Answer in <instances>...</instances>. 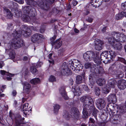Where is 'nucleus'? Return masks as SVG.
<instances>
[{
  "instance_id": "57",
  "label": "nucleus",
  "mask_w": 126,
  "mask_h": 126,
  "mask_svg": "<svg viewBox=\"0 0 126 126\" xmlns=\"http://www.w3.org/2000/svg\"><path fill=\"white\" fill-rule=\"evenodd\" d=\"M46 0L51 4H53L55 1V0Z\"/></svg>"
},
{
  "instance_id": "4",
  "label": "nucleus",
  "mask_w": 126,
  "mask_h": 126,
  "mask_svg": "<svg viewBox=\"0 0 126 126\" xmlns=\"http://www.w3.org/2000/svg\"><path fill=\"white\" fill-rule=\"evenodd\" d=\"M80 100L83 103L85 107L87 110H91L94 109V102L90 95H86L83 96L80 98Z\"/></svg>"
},
{
  "instance_id": "42",
  "label": "nucleus",
  "mask_w": 126,
  "mask_h": 126,
  "mask_svg": "<svg viewBox=\"0 0 126 126\" xmlns=\"http://www.w3.org/2000/svg\"><path fill=\"white\" fill-rule=\"evenodd\" d=\"M118 110L120 113H124L126 112V106H121Z\"/></svg>"
},
{
  "instance_id": "61",
  "label": "nucleus",
  "mask_w": 126,
  "mask_h": 126,
  "mask_svg": "<svg viewBox=\"0 0 126 126\" xmlns=\"http://www.w3.org/2000/svg\"><path fill=\"white\" fill-rule=\"evenodd\" d=\"M107 27H103L101 30V31L103 32H106V31L107 29Z\"/></svg>"
},
{
  "instance_id": "27",
  "label": "nucleus",
  "mask_w": 126,
  "mask_h": 126,
  "mask_svg": "<svg viewBox=\"0 0 126 126\" xmlns=\"http://www.w3.org/2000/svg\"><path fill=\"white\" fill-rule=\"evenodd\" d=\"M116 81L114 79L109 80L108 81V85L109 87L111 88H114L115 86Z\"/></svg>"
},
{
  "instance_id": "39",
  "label": "nucleus",
  "mask_w": 126,
  "mask_h": 126,
  "mask_svg": "<svg viewBox=\"0 0 126 126\" xmlns=\"http://www.w3.org/2000/svg\"><path fill=\"white\" fill-rule=\"evenodd\" d=\"M40 80L38 78H34L32 79L30 81L33 84H35L40 82Z\"/></svg>"
},
{
  "instance_id": "63",
  "label": "nucleus",
  "mask_w": 126,
  "mask_h": 126,
  "mask_svg": "<svg viewBox=\"0 0 126 126\" xmlns=\"http://www.w3.org/2000/svg\"><path fill=\"white\" fill-rule=\"evenodd\" d=\"M4 65V64L3 62L0 61V68H1Z\"/></svg>"
},
{
  "instance_id": "36",
  "label": "nucleus",
  "mask_w": 126,
  "mask_h": 126,
  "mask_svg": "<svg viewBox=\"0 0 126 126\" xmlns=\"http://www.w3.org/2000/svg\"><path fill=\"white\" fill-rule=\"evenodd\" d=\"M82 81V76L80 75H78L76 77V82L77 84H79L81 83Z\"/></svg>"
},
{
  "instance_id": "17",
  "label": "nucleus",
  "mask_w": 126,
  "mask_h": 126,
  "mask_svg": "<svg viewBox=\"0 0 126 126\" xmlns=\"http://www.w3.org/2000/svg\"><path fill=\"white\" fill-rule=\"evenodd\" d=\"M107 99L109 102L113 103L116 102L117 100L116 95L114 94L109 95L107 98Z\"/></svg>"
},
{
  "instance_id": "45",
  "label": "nucleus",
  "mask_w": 126,
  "mask_h": 126,
  "mask_svg": "<svg viewBox=\"0 0 126 126\" xmlns=\"http://www.w3.org/2000/svg\"><path fill=\"white\" fill-rule=\"evenodd\" d=\"M117 60L118 61L120 62L125 64H126V60L125 59L119 56H117Z\"/></svg>"
},
{
  "instance_id": "58",
  "label": "nucleus",
  "mask_w": 126,
  "mask_h": 126,
  "mask_svg": "<svg viewBox=\"0 0 126 126\" xmlns=\"http://www.w3.org/2000/svg\"><path fill=\"white\" fill-rule=\"evenodd\" d=\"M115 67V66L114 65H112V66L110 67L109 68V70L110 71V70L111 71H112V70L113 71H115V69H114V68Z\"/></svg>"
},
{
  "instance_id": "31",
  "label": "nucleus",
  "mask_w": 126,
  "mask_h": 126,
  "mask_svg": "<svg viewBox=\"0 0 126 126\" xmlns=\"http://www.w3.org/2000/svg\"><path fill=\"white\" fill-rule=\"evenodd\" d=\"M63 116L67 120H68L70 118L72 117L70 111L69 112L68 111L66 110L64 111Z\"/></svg>"
},
{
  "instance_id": "12",
  "label": "nucleus",
  "mask_w": 126,
  "mask_h": 126,
  "mask_svg": "<svg viewBox=\"0 0 126 126\" xmlns=\"http://www.w3.org/2000/svg\"><path fill=\"white\" fill-rule=\"evenodd\" d=\"M102 2L101 0H91L89 4L90 6L96 8L99 7L102 4Z\"/></svg>"
},
{
  "instance_id": "15",
  "label": "nucleus",
  "mask_w": 126,
  "mask_h": 126,
  "mask_svg": "<svg viewBox=\"0 0 126 126\" xmlns=\"http://www.w3.org/2000/svg\"><path fill=\"white\" fill-rule=\"evenodd\" d=\"M43 35L40 33L35 34L32 36L31 40L33 43H35L40 38H42Z\"/></svg>"
},
{
  "instance_id": "44",
  "label": "nucleus",
  "mask_w": 126,
  "mask_h": 126,
  "mask_svg": "<svg viewBox=\"0 0 126 126\" xmlns=\"http://www.w3.org/2000/svg\"><path fill=\"white\" fill-rule=\"evenodd\" d=\"M109 43L111 45L113 46L115 44V40L113 38L109 37L108 38Z\"/></svg>"
},
{
  "instance_id": "22",
  "label": "nucleus",
  "mask_w": 126,
  "mask_h": 126,
  "mask_svg": "<svg viewBox=\"0 0 126 126\" xmlns=\"http://www.w3.org/2000/svg\"><path fill=\"white\" fill-rule=\"evenodd\" d=\"M0 72L1 74L2 75H5L7 76H9V77H7L6 79L8 80H11L12 79V77L14 75L11 73H9L8 72H7L4 70H0Z\"/></svg>"
},
{
  "instance_id": "20",
  "label": "nucleus",
  "mask_w": 126,
  "mask_h": 126,
  "mask_svg": "<svg viewBox=\"0 0 126 126\" xmlns=\"http://www.w3.org/2000/svg\"><path fill=\"white\" fill-rule=\"evenodd\" d=\"M73 62H71V65L74 67L75 69L74 71L75 72H78L83 68V67L81 66V65L78 64L77 65L74 63H72Z\"/></svg>"
},
{
  "instance_id": "29",
  "label": "nucleus",
  "mask_w": 126,
  "mask_h": 126,
  "mask_svg": "<svg viewBox=\"0 0 126 126\" xmlns=\"http://www.w3.org/2000/svg\"><path fill=\"white\" fill-rule=\"evenodd\" d=\"M126 13L122 12L118 13L116 15V18L117 20L122 19L124 16L126 17Z\"/></svg>"
},
{
  "instance_id": "37",
  "label": "nucleus",
  "mask_w": 126,
  "mask_h": 126,
  "mask_svg": "<svg viewBox=\"0 0 126 126\" xmlns=\"http://www.w3.org/2000/svg\"><path fill=\"white\" fill-rule=\"evenodd\" d=\"M75 91L74 92V95L78 96L80 95L81 94L80 88L78 87L77 88H75Z\"/></svg>"
},
{
  "instance_id": "50",
  "label": "nucleus",
  "mask_w": 126,
  "mask_h": 126,
  "mask_svg": "<svg viewBox=\"0 0 126 126\" xmlns=\"http://www.w3.org/2000/svg\"><path fill=\"white\" fill-rule=\"evenodd\" d=\"M59 13L58 11L56 8H54L52 10L51 12L50 13V14H52V13L54 14L55 15Z\"/></svg>"
},
{
  "instance_id": "53",
  "label": "nucleus",
  "mask_w": 126,
  "mask_h": 126,
  "mask_svg": "<svg viewBox=\"0 0 126 126\" xmlns=\"http://www.w3.org/2000/svg\"><path fill=\"white\" fill-rule=\"evenodd\" d=\"M126 33H121V34L120 37L123 38L124 41H126V35L125 34Z\"/></svg>"
},
{
  "instance_id": "43",
  "label": "nucleus",
  "mask_w": 126,
  "mask_h": 126,
  "mask_svg": "<svg viewBox=\"0 0 126 126\" xmlns=\"http://www.w3.org/2000/svg\"><path fill=\"white\" fill-rule=\"evenodd\" d=\"M28 105L29 104L28 103L25 104L23 105L22 108V110L23 111H28L29 112V108H28Z\"/></svg>"
},
{
  "instance_id": "10",
  "label": "nucleus",
  "mask_w": 126,
  "mask_h": 126,
  "mask_svg": "<svg viewBox=\"0 0 126 126\" xmlns=\"http://www.w3.org/2000/svg\"><path fill=\"white\" fill-rule=\"evenodd\" d=\"M106 104V103L104 100L102 99H99L96 101V104L97 107L100 110L105 107Z\"/></svg>"
},
{
  "instance_id": "64",
  "label": "nucleus",
  "mask_w": 126,
  "mask_h": 126,
  "mask_svg": "<svg viewBox=\"0 0 126 126\" xmlns=\"http://www.w3.org/2000/svg\"><path fill=\"white\" fill-rule=\"evenodd\" d=\"M17 92L16 90H13L12 92V94L13 96H15L16 95Z\"/></svg>"
},
{
  "instance_id": "19",
  "label": "nucleus",
  "mask_w": 126,
  "mask_h": 126,
  "mask_svg": "<svg viewBox=\"0 0 126 126\" xmlns=\"http://www.w3.org/2000/svg\"><path fill=\"white\" fill-rule=\"evenodd\" d=\"M121 33L119 32H113L111 33V35L115 41H119V39L120 37Z\"/></svg>"
},
{
  "instance_id": "24",
  "label": "nucleus",
  "mask_w": 126,
  "mask_h": 126,
  "mask_svg": "<svg viewBox=\"0 0 126 126\" xmlns=\"http://www.w3.org/2000/svg\"><path fill=\"white\" fill-rule=\"evenodd\" d=\"M121 116L119 114L114 115L113 116V123L115 124H118L120 123L121 120Z\"/></svg>"
},
{
  "instance_id": "54",
  "label": "nucleus",
  "mask_w": 126,
  "mask_h": 126,
  "mask_svg": "<svg viewBox=\"0 0 126 126\" xmlns=\"http://www.w3.org/2000/svg\"><path fill=\"white\" fill-rule=\"evenodd\" d=\"M121 7L123 10H125L126 9V1L124 3H122Z\"/></svg>"
},
{
  "instance_id": "13",
  "label": "nucleus",
  "mask_w": 126,
  "mask_h": 126,
  "mask_svg": "<svg viewBox=\"0 0 126 126\" xmlns=\"http://www.w3.org/2000/svg\"><path fill=\"white\" fill-rule=\"evenodd\" d=\"M95 48L97 50H100L102 49V45L103 42L99 39H97L94 41Z\"/></svg>"
},
{
  "instance_id": "11",
  "label": "nucleus",
  "mask_w": 126,
  "mask_h": 126,
  "mask_svg": "<svg viewBox=\"0 0 126 126\" xmlns=\"http://www.w3.org/2000/svg\"><path fill=\"white\" fill-rule=\"evenodd\" d=\"M117 86L120 90H123L126 87V80L123 79L119 80Z\"/></svg>"
},
{
  "instance_id": "55",
  "label": "nucleus",
  "mask_w": 126,
  "mask_h": 126,
  "mask_svg": "<svg viewBox=\"0 0 126 126\" xmlns=\"http://www.w3.org/2000/svg\"><path fill=\"white\" fill-rule=\"evenodd\" d=\"M99 126H105V123L104 122H97Z\"/></svg>"
},
{
  "instance_id": "32",
  "label": "nucleus",
  "mask_w": 126,
  "mask_h": 126,
  "mask_svg": "<svg viewBox=\"0 0 126 126\" xmlns=\"http://www.w3.org/2000/svg\"><path fill=\"white\" fill-rule=\"evenodd\" d=\"M88 110V111L90 112H91L92 111H93L92 114L93 116H94V117L96 119V122H97V121H98L97 118V113L98 112V111L96 109H95L94 107V109L91 110Z\"/></svg>"
},
{
  "instance_id": "47",
  "label": "nucleus",
  "mask_w": 126,
  "mask_h": 126,
  "mask_svg": "<svg viewBox=\"0 0 126 126\" xmlns=\"http://www.w3.org/2000/svg\"><path fill=\"white\" fill-rule=\"evenodd\" d=\"M30 71L34 74H36L37 72L36 69L32 66L30 68Z\"/></svg>"
},
{
  "instance_id": "23",
  "label": "nucleus",
  "mask_w": 126,
  "mask_h": 126,
  "mask_svg": "<svg viewBox=\"0 0 126 126\" xmlns=\"http://www.w3.org/2000/svg\"><path fill=\"white\" fill-rule=\"evenodd\" d=\"M60 91L61 95L65 100H67L68 99V97L65 93L64 87H61L60 90Z\"/></svg>"
},
{
  "instance_id": "35",
  "label": "nucleus",
  "mask_w": 126,
  "mask_h": 126,
  "mask_svg": "<svg viewBox=\"0 0 126 126\" xmlns=\"http://www.w3.org/2000/svg\"><path fill=\"white\" fill-rule=\"evenodd\" d=\"M94 88V91L95 93V94L96 95L98 96L100 94V89L98 87L93 86H92Z\"/></svg>"
},
{
  "instance_id": "2",
  "label": "nucleus",
  "mask_w": 126,
  "mask_h": 126,
  "mask_svg": "<svg viewBox=\"0 0 126 126\" xmlns=\"http://www.w3.org/2000/svg\"><path fill=\"white\" fill-rule=\"evenodd\" d=\"M93 67H94L95 68V73H92L89 75V82L92 86H93L96 81L99 86H102L105 83V81L104 79L100 78L96 80L97 79L98 77L97 74L100 73V70L102 68L98 65H94Z\"/></svg>"
},
{
  "instance_id": "33",
  "label": "nucleus",
  "mask_w": 126,
  "mask_h": 126,
  "mask_svg": "<svg viewBox=\"0 0 126 126\" xmlns=\"http://www.w3.org/2000/svg\"><path fill=\"white\" fill-rule=\"evenodd\" d=\"M113 46L114 49L119 50H121L122 47V44L119 42H117L115 45H114Z\"/></svg>"
},
{
  "instance_id": "34",
  "label": "nucleus",
  "mask_w": 126,
  "mask_h": 126,
  "mask_svg": "<svg viewBox=\"0 0 126 126\" xmlns=\"http://www.w3.org/2000/svg\"><path fill=\"white\" fill-rule=\"evenodd\" d=\"M30 16L28 14H25L24 13V14L23 16V21L25 22H28L30 20L31 18Z\"/></svg>"
},
{
  "instance_id": "49",
  "label": "nucleus",
  "mask_w": 126,
  "mask_h": 126,
  "mask_svg": "<svg viewBox=\"0 0 126 126\" xmlns=\"http://www.w3.org/2000/svg\"><path fill=\"white\" fill-rule=\"evenodd\" d=\"M49 80L50 82H53L56 81V79L54 76L51 75L50 76Z\"/></svg>"
},
{
  "instance_id": "41",
  "label": "nucleus",
  "mask_w": 126,
  "mask_h": 126,
  "mask_svg": "<svg viewBox=\"0 0 126 126\" xmlns=\"http://www.w3.org/2000/svg\"><path fill=\"white\" fill-rule=\"evenodd\" d=\"M41 8L46 10H48L49 8V4H43L42 5H41L40 6Z\"/></svg>"
},
{
  "instance_id": "3",
  "label": "nucleus",
  "mask_w": 126,
  "mask_h": 126,
  "mask_svg": "<svg viewBox=\"0 0 126 126\" xmlns=\"http://www.w3.org/2000/svg\"><path fill=\"white\" fill-rule=\"evenodd\" d=\"M26 3L30 6H27L24 7L23 9L24 13L29 14L30 16L34 17L36 14L35 9L32 6H34L37 4V2L34 0H26Z\"/></svg>"
},
{
  "instance_id": "7",
  "label": "nucleus",
  "mask_w": 126,
  "mask_h": 126,
  "mask_svg": "<svg viewBox=\"0 0 126 126\" xmlns=\"http://www.w3.org/2000/svg\"><path fill=\"white\" fill-rule=\"evenodd\" d=\"M95 57V53L91 51L87 52L83 55L84 58L86 61L93 60Z\"/></svg>"
},
{
  "instance_id": "8",
  "label": "nucleus",
  "mask_w": 126,
  "mask_h": 126,
  "mask_svg": "<svg viewBox=\"0 0 126 126\" xmlns=\"http://www.w3.org/2000/svg\"><path fill=\"white\" fill-rule=\"evenodd\" d=\"M70 113L71 114L72 117L77 118L79 116L80 112L76 108L74 107L71 109L70 111Z\"/></svg>"
},
{
  "instance_id": "16",
  "label": "nucleus",
  "mask_w": 126,
  "mask_h": 126,
  "mask_svg": "<svg viewBox=\"0 0 126 126\" xmlns=\"http://www.w3.org/2000/svg\"><path fill=\"white\" fill-rule=\"evenodd\" d=\"M61 39V38H59L56 40L55 42H52L51 44L55 47V49H58L61 46L62 42Z\"/></svg>"
},
{
  "instance_id": "21",
  "label": "nucleus",
  "mask_w": 126,
  "mask_h": 126,
  "mask_svg": "<svg viewBox=\"0 0 126 126\" xmlns=\"http://www.w3.org/2000/svg\"><path fill=\"white\" fill-rule=\"evenodd\" d=\"M61 73L63 75L66 76L70 75L72 74L71 71L67 67L62 70Z\"/></svg>"
},
{
  "instance_id": "40",
  "label": "nucleus",
  "mask_w": 126,
  "mask_h": 126,
  "mask_svg": "<svg viewBox=\"0 0 126 126\" xmlns=\"http://www.w3.org/2000/svg\"><path fill=\"white\" fill-rule=\"evenodd\" d=\"M86 110H87L86 108L85 107L83 108L82 111V113L83 114V117L84 118H86L88 117V115L87 111H86Z\"/></svg>"
},
{
  "instance_id": "52",
  "label": "nucleus",
  "mask_w": 126,
  "mask_h": 126,
  "mask_svg": "<svg viewBox=\"0 0 126 126\" xmlns=\"http://www.w3.org/2000/svg\"><path fill=\"white\" fill-rule=\"evenodd\" d=\"M84 66L86 69L91 68V63H87L85 64Z\"/></svg>"
},
{
  "instance_id": "26",
  "label": "nucleus",
  "mask_w": 126,
  "mask_h": 126,
  "mask_svg": "<svg viewBox=\"0 0 126 126\" xmlns=\"http://www.w3.org/2000/svg\"><path fill=\"white\" fill-rule=\"evenodd\" d=\"M93 60H94V62L96 63L97 64H94L93 65V67L94 68V71H95V68L93 67V66L94 65H98V64H100L101 63V61L103 60H102L101 59V58L100 57V58L98 56L96 55H95V57L93 59ZM99 66H100L99 65Z\"/></svg>"
},
{
  "instance_id": "56",
  "label": "nucleus",
  "mask_w": 126,
  "mask_h": 126,
  "mask_svg": "<svg viewBox=\"0 0 126 126\" xmlns=\"http://www.w3.org/2000/svg\"><path fill=\"white\" fill-rule=\"evenodd\" d=\"M86 20L89 22L92 23L93 22V19L91 17H89L86 19Z\"/></svg>"
},
{
  "instance_id": "14",
  "label": "nucleus",
  "mask_w": 126,
  "mask_h": 126,
  "mask_svg": "<svg viewBox=\"0 0 126 126\" xmlns=\"http://www.w3.org/2000/svg\"><path fill=\"white\" fill-rule=\"evenodd\" d=\"M11 12H13L14 16L17 17H19L21 16L22 15L21 12L19 10L16 8H11Z\"/></svg>"
},
{
  "instance_id": "1",
  "label": "nucleus",
  "mask_w": 126,
  "mask_h": 126,
  "mask_svg": "<svg viewBox=\"0 0 126 126\" xmlns=\"http://www.w3.org/2000/svg\"><path fill=\"white\" fill-rule=\"evenodd\" d=\"M31 31L30 28L24 26L23 27V30L22 31L18 32L16 31L13 33L14 37L15 38L13 39L12 41L11 48L13 49H17L21 47L23 45V42L19 37H21V34L25 37H27L30 35L31 34Z\"/></svg>"
},
{
  "instance_id": "6",
  "label": "nucleus",
  "mask_w": 126,
  "mask_h": 126,
  "mask_svg": "<svg viewBox=\"0 0 126 126\" xmlns=\"http://www.w3.org/2000/svg\"><path fill=\"white\" fill-rule=\"evenodd\" d=\"M118 108L115 104L113 103L108 104L106 107L107 110L110 113V112L112 114H114L116 112L117 113L118 111L116 110Z\"/></svg>"
},
{
  "instance_id": "38",
  "label": "nucleus",
  "mask_w": 126,
  "mask_h": 126,
  "mask_svg": "<svg viewBox=\"0 0 126 126\" xmlns=\"http://www.w3.org/2000/svg\"><path fill=\"white\" fill-rule=\"evenodd\" d=\"M54 111L55 113L57 114L58 113L59 109L60 108V107L57 104L54 105Z\"/></svg>"
},
{
  "instance_id": "51",
  "label": "nucleus",
  "mask_w": 126,
  "mask_h": 126,
  "mask_svg": "<svg viewBox=\"0 0 126 126\" xmlns=\"http://www.w3.org/2000/svg\"><path fill=\"white\" fill-rule=\"evenodd\" d=\"M83 90L88 92L89 91V88L88 86L86 85H82L81 86Z\"/></svg>"
},
{
  "instance_id": "60",
  "label": "nucleus",
  "mask_w": 126,
  "mask_h": 126,
  "mask_svg": "<svg viewBox=\"0 0 126 126\" xmlns=\"http://www.w3.org/2000/svg\"><path fill=\"white\" fill-rule=\"evenodd\" d=\"M72 3L74 6H75L78 3V2L76 0H73L72 1Z\"/></svg>"
},
{
  "instance_id": "25",
  "label": "nucleus",
  "mask_w": 126,
  "mask_h": 126,
  "mask_svg": "<svg viewBox=\"0 0 126 126\" xmlns=\"http://www.w3.org/2000/svg\"><path fill=\"white\" fill-rule=\"evenodd\" d=\"M16 122L15 126H23L21 120L22 118L20 115H19L18 117H16L15 119Z\"/></svg>"
},
{
  "instance_id": "59",
  "label": "nucleus",
  "mask_w": 126,
  "mask_h": 126,
  "mask_svg": "<svg viewBox=\"0 0 126 126\" xmlns=\"http://www.w3.org/2000/svg\"><path fill=\"white\" fill-rule=\"evenodd\" d=\"M43 63L41 62H38L36 64V66L37 67L41 66V65L43 64Z\"/></svg>"
},
{
  "instance_id": "28",
  "label": "nucleus",
  "mask_w": 126,
  "mask_h": 126,
  "mask_svg": "<svg viewBox=\"0 0 126 126\" xmlns=\"http://www.w3.org/2000/svg\"><path fill=\"white\" fill-rule=\"evenodd\" d=\"M114 73L116 75V78L117 79L121 78L124 76V75L123 72L118 70L115 71Z\"/></svg>"
},
{
  "instance_id": "9",
  "label": "nucleus",
  "mask_w": 126,
  "mask_h": 126,
  "mask_svg": "<svg viewBox=\"0 0 126 126\" xmlns=\"http://www.w3.org/2000/svg\"><path fill=\"white\" fill-rule=\"evenodd\" d=\"M22 84L23 85L24 93H26L28 94L30 92L31 89L30 84L29 83L26 81L22 82Z\"/></svg>"
},
{
  "instance_id": "62",
  "label": "nucleus",
  "mask_w": 126,
  "mask_h": 126,
  "mask_svg": "<svg viewBox=\"0 0 126 126\" xmlns=\"http://www.w3.org/2000/svg\"><path fill=\"white\" fill-rule=\"evenodd\" d=\"M90 122L91 123H93V124H94L95 121L92 118H90L89 119Z\"/></svg>"
},
{
  "instance_id": "30",
  "label": "nucleus",
  "mask_w": 126,
  "mask_h": 126,
  "mask_svg": "<svg viewBox=\"0 0 126 126\" xmlns=\"http://www.w3.org/2000/svg\"><path fill=\"white\" fill-rule=\"evenodd\" d=\"M11 49H5V52H7L8 51H10V53L9 54V56L12 59H13L15 58V51L13 50H12L11 51H10Z\"/></svg>"
},
{
  "instance_id": "5",
  "label": "nucleus",
  "mask_w": 126,
  "mask_h": 126,
  "mask_svg": "<svg viewBox=\"0 0 126 126\" xmlns=\"http://www.w3.org/2000/svg\"><path fill=\"white\" fill-rule=\"evenodd\" d=\"M116 55V52L112 50L109 51H105L102 52L100 57L102 59L104 60L103 61L104 63L106 62L107 63H109L110 62L111 60Z\"/></svg>"
},
{
  "instance_id": "46",
  "label": "nucleus",
  "mask_w": 126,
  "mask_h": 126,
  "mask_svg": "<svg viewBox=\"0 0 126 126\" xmlns=\"http://www.w3.org/2000/svg\"><path fill=\"white\" fill-rule=\"evenodd\" d=\"M64 51V48H61L58 50V55L59 56H62L63 54Z\"/></svg>"
},
{
  "instance_id": "48",
  "label": "nucleus",
  "mask_w": 126,
  "mask_h": 126,
  "mask_svg": "<svg viewBox=\"0 0 126 126\" xmlns=\"http://www.w3.org/2000/svg\"><path fill=\"white\" fill-rule=\"evenodd\" d=\"M7 29L10 30H12L13 29L14 27L13 24L12 23H9L7 24Z\"/></svg>"
},
{
  "instance_id": "18",
  "label": "nucleus",
  "mask_w": 126,
  "mask_h": 126,
  "mask_svg": "<svg viewBox=\"0 0 126 126\" xmlns=\"http://www.w3.org/2000/svg\"><path fill=\"white\" fill-rule=\"evenodd\" d=\"M3 8L5 13L7 17V18L12 19L13 18V12L11 11L10 10L5 7H3Z\"/></svg>"
}]
</instances>
